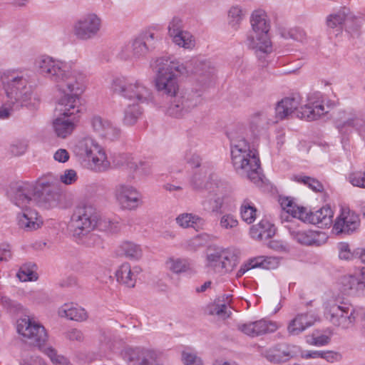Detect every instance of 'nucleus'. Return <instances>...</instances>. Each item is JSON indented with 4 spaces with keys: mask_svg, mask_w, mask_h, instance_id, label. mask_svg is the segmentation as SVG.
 I'll return each mask as SVG.
<instances>
[{
    "mask_svg": "<svg viewBox=\"0 0 365 365\" xmlns=\"http://www.w3.org/2000/svg\"><path fill=\"white\" fill-rule=\"evenodd\" d=\"M35 68L39 74L54 83L56 91L64 94L58 101V113L78 120L81 110L80 96L86 88L85 73L77 68L73 61L48 55L36 58Z\"/></svg>",
    "mask_w": 365,
    "mask_h": 365,
    "instance_id": "f257e3e1",
    "label": "nucleus"
},
{
    "mask_svg": "<svg viewBox=\"0 0 365 365\" xmlns=\"http://www.w3.org/2000/svg\"><path fill=\"white\" fill-rule=\"evenodd\" d=\"M73 151L79 158L87 160L90 168L97 173L106 172L125 163L132 180L145 178L152 173V165L148 161L135 159L130 155H120V162L112 163L106 149L90 135L80 138Z\"/></svg>",
    "mask_w": 365,
    "mask_h": 365,
    "instance_id": "f03ea898",
    "label": "nucleus"
},
{
    "mask_svg": "<svg viewBox=\"0 0 365 365\" xmlns=\"http://www.w3.org/2000/svg\"><path fill=\"white\" fill-rule=\"evenodd\" d=\"M244 133L245 129L237 126L227 133L230 141L232 163L238 174L256 184L261 181L259 159L257 151L250 148Z\"/></svg>",
    "mask_w": 365,
    "mask_h": 365,
    "instance_id": "7ed1b4c3",
    "label": "nucleus"
},
{
    "mask_svg": "<svg viewBox=\"0 0 365 365\" xmlns=\"http://www.w3.org/2000/svg\"><path fill=\"white\" fill-rule=\"evenodd\" d=\"M155 69V90L163 96H176L180 90L178 76L188 74L187 66L176 59L163 57L156 60Z\"/></svg>",
    "mask_w": 365,
    "mask_h": 365,
    "instance_id": "20e7f679",
    "label": "nucleus"
},
{
    "mask_svg": "<svg viewBox=\"0 0 365 365\" xmlns=\"http://www.w3.org/2000/svg\"><path fill=\"white\" fill-rule=\"evenodd\" d=\"M251 29L247 34L245 43L259 57L273 51L270 39L271 20L267 12L261 9L254 10L250 17Z\"/></svg>",
    "mask_w": 365,
    "mask_h": 365,
    "instance_id": "39448f33",
    "label": "nucleus"
},
{
    "mask_svg": "<svg viewBox=\"0 0 365 365\" xmlns=\"http://www.w3.org/2000/svg\"><path fill=\"white\" fill-rule=\"evenodd\" d=\"M279 203L282 207L280 216L282 221L292 222V219L297 218L321 227L329 226L332 223L334 212L329 205L323 206L315 212H308L306 208L297 206L287 197H280Z\"/></svg>",
    "mask_w": 365,
    "mask_h": 365,
    "instance_id": "423d86ee",
    "label": "nucleus"
},
{
    "mask_svg": "<svg viewBox=\"0 0 365 365\" xmlns=\"http://www.w3.org/2000/svg\"><path fill=\"white\" fill-rule=\"evenodd\" d=\"M1 80L6 97L11 103L33 107L39 103V98L34 96L33 88L24 76L14 72L4 73Z\"/></svg>",
    "mask_w": 365,
    "mask_h": 365,
    "instance_id": "0eeeda50",
    "label": "nucleus"
},
{
    "mask_svg": "<svg viewBox=\"0 0 365 365\" xmlns=\"http://www.w3.org/2000/svg\"><path fill=\"white\" fill-rule=\"evenodd\" d=\"M114 91L134 103H147L153 98V91L140 79L118 78L113 81Z\"/></svg>",
    "mask_w": 365,
    "mask_h": 365,
    "instance_id": "6e6552de",
    "label": "nucleus"
},
{
    "mask_svg": "<svg viewBox=\"0 0 365 365\" xmlns=\"http://www.w3.org/2000/svg\"><path fill=\"white\" fill-rule=\"evenodd\" d=\"M238 261V257L235 250L213 247L207 250L205 266L209 271L225 274L234 270Z\"/></svg>",
    "mask_w": 365,
    "mask_h": 365,
    "instance_id": "1a4fd4ad",
    "label": "nucleus"
},
{
    "mask_svg": "<svg viewBox=\"0 0 365 365\" xmlns=\"http://www.w3.org/2000/svg\"><path fill=\"white\" fill-rule=\"evenodd\" d=\"M16 331L22 339L33 346H37L41 351L48 340V334L45 327L29 316L16 321Z\"/></svg>",
    "mask_w": 365,
    "mask_h": 365,
    "instance_id": "9d476101",
    "label": "nucleus"
},
{
    "mask_svg": "<svg viewBox=\"0 0 365 365\" xmlns=\"http://www.w3.org/2000/svg\"><path fill=\"white\" fill-rule=\"evenodd\" d=\"M98 220V215L93 206L82 205L75 209L69 227L74 236L81 237L94 230Z\"/></svg>",
    "mask_w": 365,
    "mask_h": 365,
    "instance_id": "9b49d317",
    "label": "nucleus"
},
{
    "mask_svg": "<svg viewBox=\"0 0 365 365\" xmlns=\"http://www.w3.org/2000/svg\"><path fill=\"white\" fill-rule=\"evenodd\" d=\"M324 317L334 327L349 329L355 324L356 309L344 302H329L324 307Z\"/></svg>",
    "mask_w": 365,
    "mask_h": 365,
    "instance_id": "f8f14e48",
    "label": "nucleus"
},
{
    "mask_svg": "<svg viewBox=\"0 0 365 365\" xmlns=\"http://www.w3.org/2000/svg\"><path fill=\"white\" fill-rule=\"evenodd\" d=\"M113 195L118 206L124 211H135L143 203L138 189L126 182L117 184L113 188Z\"/></svg>",
    "mask_w": 365,
    "mask_h": 365,
    "instance_id": "ddd939ff",
    "label": "nucleus"
},
{
    "mask_svg": "<svg viewBox=\"0 0 365 365\" xmlns=\"http://www.w3.org/2000/svg\"><path fill=\"white\" fill-rule=\"evenodd\" d=\"M101 28V18L95 13H88L73 22L72 33L78 40L86 41L96 37Z\"/></svg>",
    "mask_w": 365,
    "mask_h": 365,
    "instance_id": "4468645a",
    "label": "nucleus"
},
{
    "mask_svg": "<svg viewBox=\"0 0 365 365\" xmlns=\"http://www.w3.org/2000/svg\"><path fill=\"white\" fill-rule=\"evenodd\" d=\"M174 97L167 109V114L175 118L185 117L201 103V95L192 91H186Z\"/></svg>",
    "mask_w": 365,
    "mask_h": 365,
    "instance_id": "2eb2a0df",
    "label": "nucleus"
},
{
    "mask_svg": "<svg viewBox=\"0 0 365 365\" xmlns=\"http://www.w3.org/2000/svg\"><path fill=\"white\" fill-rule=\"evenodd\" d=\"M7 195L17 207L25 208L26 206H34L36 204L38 191L34 184L19 182L10 186Z\"/></svg>",
    "mask_w": 365,
    "mask_h": 365,
    "instance_id": "dca6fc26",
    "label": "nucleus"
},
{
    "mask_svg": "<svg viewBox=\"0 0 365 365\" xmlns=\"http://www.w3.org/2000/svg\"><path fill=\"white\" fill-rule=\"evenodd\" d=\"M120 355L128 364L138 361V365H164L161 361L163 353L153 349L125 348Z\"/></svg>",
    "mask_w": 365,
    "mask_h": 365,
    "instance_id": "f3484780",
    "label": "nucleus"
},
{
    "mask_svg": "<svg viewBox=\"0 0 365 365\" xmlns=\"http://www.w3.org/2000/svg\"><path fill=\"white\" fill-rule=\"evenodd\" d=\"M328 113L324 104V100L320 93L309 95L305 101L302 98V104L297 113V117L308 121L318 119Z\"/></svg>",
    "mask_w": 365,
    "mask_h": 365,
    "instance_id": "a211bd4d",
    "label": "nucleus"
},
{
    "mask_svg": "<svg viewBox=\"0 0 365 365\" xmlns=\"http://www.w3.org/2000/svg\"><path fill=\"white\" fill-rule=\"evenodd\" d=\"M57 180L45 178L43 179L39 186L41 188V192L38 191L37 200L38 203L46 208H53L58 206L62 200L63 196L55 190Z\"/></svg>",
    "mask_w": 365,
    "mask_h": 365,
    "instance_id": "6ab92c4d",
    "label": "nucleus"
},
{
    "mask_svg": "<svg viewBox=\"0 0 365 365\" xmlns=\"http://www.w3.org/2000/svg\"><path fill=\"white\" fill-rule=\"evenodd\" d=\"M359 216L347 207H341L339 215L336 217L333 230L336 234H350L359 226Z\"/></svg>",
    "mask_w": 365,
    "mask_h": 365,
    "instance_id": "aec40b11",
    "label": "nucleus"
},
{
    "mask_svg": "<svg viewBox=\"0 0 365 365\" xmlns=\"http://www.w3.org/2000/svg\"><path fill=\"white\" fill-rule=\"evenodd\" d=\"M281 327V324L277 322L260 319L238 324L237 329L243 334L255 337L267 333L274 332Z\"/></svg>",
    "mask_w": 365,
    "mask_h": 365,
    "instance_id": "412c9836",
    "label": "nucleus"
},
{
    "mask_svg": "<svg viewBox=\"0 0 365 365\" xmlns=\"http://www.w3.org/2000/svg\"><path fill=\"white\" fill-rule=\"evenodd\" d=\"M289 234L297 242L305 245L319 246L324 242V235L295 225L293 222L288 227Z\"/></svg>",
    "mask_w": 365,
    "mask_h": 365,
    "instance_id": "4be33fe9",
    "label": "nucleus"
},
{
    "mask_svg": "<svg viewBox=\"0 0 365 365\" xmlns=\"http://www.w3.org/2000/svg\"><path fill=\"white\" fill-rule=\"evenodd\" d=\"M214 187L215 191L208 192L210 194L213 193L215 196L213 200L211 199L210 205H207L208 202L206 200L202 202V205L205 209H209L213 212L220 213L230 202L231 199L226 195L227 185L225 182L221 180H216Z\"/></svg>",
    "mask_w": 365,
    "mask_h": 365,
    "instance_id": "5701e85b",
    "label": "nucleus"
},
{
    "mask_svg": "<svg viewBox=\"0 0 365 365\" xmlns=\"http://www.w3.org/2000/svg\"><path fill=\"white\" fill-rule=\"evenodd\" d=\"M19 210L16 212V221L20 229L31 232L41 227L43 221L32 206H26L25 208H19Z\"/></svg>",
    "mask_w": 365,
    "mask_h": 365,
    "instance_id": "b1692460",
    "label": "nucleus"
},
{
    "mask_svg": "<svg viewBox=\"0 0 365 365\" xmlns=\"http://www.w3.org/2000/svg\"><path fill=\"white\" fill-rule=\"evenodd\" d=\"M318 321L319 317L314 313H299L288 322L287 330L289 335L297 336Z\"/></svg>",
    "mask_w": 365,
    "mask_h": 365,
    "instance_id": "393cba45",
    "label": "nucleus"
},
{
    "mask_svg": "<svg viewBox=\"0 0 365 365\" xmlns=\"http://www.w3.org/2000/svg\"><path fill=\"white\" fill-rule=\"evenodd\" d=\"M143 269L139 265H131L128 262H124L118 267L115 271V277L118 283L133 288L135 286L139 275Z\"/></svg>",
    "mask_w": 365,
    "mask_h": 365,
    "instance_id": "a878e982",
    "label": "nucleus"
},
{
    "mask_svg": "<svg viewBox=\"0 0 365 365\" xmlns=\"http://www.w3.org/2000/svg\"><path fill=\"white\" fill-rule=\"evenodd\" d=\"M339 288L344 294L348 296H365V281L361 279L356 273L341 277Z\"/></svg>",
    "mask_w": 365,
    "mask_h": 365,
    "instance_id": "bb28decb",
    "label": "nucleus"
},
{
    "mask_svg": "<svg viewBox=\"0 0 365 365\" xmlns=\"http://www.w3.org/2000/svg\"><path fill=\"white\" fill-rule=\"evenodd\" d=\"M300 351L294 345H280L266 349L264 356L271 362L281 363L296 356Z\"/></svg>",
    "mask_w": 365,
    "mask_h": 365,
    "instance_id": "cd10ccee",
    "label": "nucleus"
},
{
    "mask_svg": "<svg viewBox=\"0 0 365 365\" xmlns=\"http://www.w3.org/2000/svg\"><path fill=\"white\" fill-rule=\"evenodd\" d=\"M279 264V258L276 257L259 256L249 259L242 264L236 273V277L240 278L250 269L262 267L263 269H275Z\"/></svg>",
    "mask_w": 365,
    "mask_h": 365,
    "instance_id": "c85d7f7f",
    "label": "nucleus"
},
{
    "mask_svg": "<svg viewBox=\"0 0 365 365\" xmlns=\"http://www.w3.org/2000/svg\"><path fill=\"white\" fill-rule=\"evenodd\" d=\"M301 104L302 97L299 95H294L292 96L283 98L277 103L275 108V118H277V120H282L294 112L297 115Z\"/></svg>",
    "mask_w": 365,
    "mask_h": 365,
    "instance_id": "c756f323",
    "label": "nucleus"
},
{
    "mask_svg": "<svg viewBox=\"0 0 365 365\" xmlns=\"http://www.w3.org/2000/svg\"><path fill=\"white\" fill-rule=\"evenodd\" d=\"M215 68L209 60H197L195 63L193 73L200 86L207 85L215 75Z\"/></svg>",
    "mask_w": 365,
    "mask_h": 365,
    "instance_id": "7c9ffc66",
    "label": "nucleus"
},
{
    "mask_svg": "<svg viewBox=\"0 0 365 365\" xmlns=\"http://www.w3.org/2000/svg\"><path fill=\"white\" fill-rule=\"evenodd\" d=\"M362 124V119L352 109L340 111L336 118V128L341 133L346 132L350 128H358Z\"/></svg>",
    "mask_w": 365,
    "mask_h": 365,
    "instance_id": "2f4dec72",
    "label": "nucleus"
},
{
    "mask_svg": "<svg viewBox=\"0 0 365 365\" xmlns=\"http://www.w3.org/2000/svg\"><path fill=\"white\" fill-rule=\"evenodd\" d=\"M58 315L76 322H85L88 318L86 310L82 307L73 302L65 303L58 309Z\"/></svg>",
    "mask_w": 365,
    "mask_h": 365,
    "instance_id": "473e14b6",
    "label": "nucleus"
},
{
    "mask_svg": "<svg viewBox=\"0 0 365 365\" xmlns=\"http://www.w3.org/2000/svg\"><path fill=\"white\" fill-rule=\"evenodd\" d=\"M78 119L58 114L53 121V128L58 137L66 138L72 134L76 128Z\"/></svg>",
    "mask_w": 365,
    "mask_h": 365,
    "instance_id": "72a5a7b5",
    "label": "nucleus"
},
{
    "mask_svg": "<svg viewBox=\"0 0 365 365\" xmlns=\"http://www.w3.org/2000/svg\"><path fill=\"white\" fill-rule=\"evenodd\" d=\"M219 180L217 178L210 177L207 178L206 171L205 169L201 168L197 172L195 173L190 180V185L193 190L201 192L203 190L215 191V182Z\"/></svg>",
    "mask_w": 365,
    "mask_h": 365,
    "instance_id": "f704fd0d",
    "label": "nucleus"
},
{
    "mask_svg": "<svg viewBox=\"0 0 365 365\" xmlns=\"http://www.w3.org/2000/svg\"><path fill=\"white\" fill-rule=\"evenodd\" d=\"M246 9L240 4H233L227 11V23L228 27L232 31H237L245 19Z\"/></svg>",
    "mask_w": 365,
    "mask_h": 365,
    "instance_id": "c9c22d12",
    "label": "nucleus"
},
{
    "mask_svg": "<svg viewBox=\"0 0 365 365\" xmlns=\"http://www.w3.org/2000/svg\"><path fill=\"white\" fill-rule=\"evenodd\" d=\"M177 225L183 229L193 228L199 231L204 228L205 221L203 218L193 213L183 212L175 218Z\"/></svg>",
    "mask_w": 365,
    "mask_h": 365,
    "instance_id": "e433bc0d",
    "label": "nucleus"
},
{
    "mask_svg": "<svg viewBox=\"0 0 365 365\" xmlns=\"http://www.w3.org/2000/svg\"><path fill=\"white\" fill-rule=\"evenodd\" d=\"M275 234V228L272 224L266 220H261L258 224L250 227V235L256 240H266Z\"/></svg>",
    "mask_w": 365,
    "mask_h": 365,
    "instance_id": "4c0bfd02",
    "label": "nucleus"
},
{
    "mask_svg": "<svg viewBox=\"0 0 365 365\" xmlns=\"http://www.w3.org/2000/svg\"><path fill=\"white\" fill-rule=\"evenodd\" d=\"M118 252L120 255L133 261H139L143 256L141 246L131 241L123 242L119 245Z\"/></svg>",
    "mask_w": 365,
    "mask_h": 365,
    "instance_id": "58836bf2",
    "label": "nucleus"
},
{
    "mask_svg": "<svg viewBox=\"0 0 365 365\" xmlns=\"http://www.w3.org/2000/svg\"><path fill=\"white\" fill-rule=\"evenodd\" d=\"M272 110H262L255 113L251 116L250 125L255 129L264 128L269 124L277 122V118H272Z\"/></svg>",
    "mask_w": 365,
    "mask_h": 365,
    "instance_id": "ea45409f",
    "label": "nucleus"
},
{
    "mask_svg": "<svg viewBox=\"0 0 365 365\" xmlns=\"http://www.w3.org/2000/svg\"><path fill=\"white\" fill-rule=\"evenodd\" d=\"M173 43L184 49L191 50L195 46V38L188 31L184 30L170 38Z\"/></svg>",
    "mask_w": 365,
    "mask_h": 365,
    "instance_id": "a19ab883",
    "label": "nucleus"
},
{
    "mask_svg": "<svg viewBox=\"0 0 365 365\" xmlns=\"http://www.w3.org/2000/svg\"><path fill=\"white\" fill-rule=\"evenodd\" d=\"M149 46L143 41V38L138 36L131 43L132 58L135 59H140L146 56L149 53Z\"/></svg>",
    "mask_w": 365,
    "mask_h": 365,
    "instance_id": "79ce46f5",
    "label": "nucleus"
},
{
    "mask_svg": "<svg viewBox=\"0 0 365 365\" xmlns=\"http://www.w3.org/2000/svg\"><path fill=\"white\" fill-rule=\"evenodd\" d=\"M141 115L139 103L128 104L124 111V123L128 125L135 124Z\"/></svg>",
    "mask_w": 365,
    "mask_h": 365,
    "instance_id": "37998d69",
    "label": "nucleus"
},
{
    "mask_svg": "<svg viewBox=\"0 0 365 365\" xmlns=\"http://www.w3.org/2000/svg\"><path fill=\"white\" fill-rule=\"evenodd\" d=\"M348 14L349 9L343 8L334 14H329L327 17V25L332 29L341 27L344 23Z\"/></svg>",
    "mask_w": 365,
    "mask_h": 365,
    "instance_id": "c03bdc74",
    "label": "nucleus"
},
{
    "mask_svg": "<svg viewBox=\"0 0 365 365\" xmlns=\"http://www.w3.org/2000/svg\"><path fill=\"white\" fill-rule=\"evenodd\" d=\"M240 215L243 221L251 224L256 219L257 209L252 202L244 200L240 207Z\"/></svg>",
    "mask_w": 365,
    "mask_h": 365,
    "instance_id": "a18cd8bd",
    "label": "nucleus"
},
{
    "mask_svg": "<svg viewBox=\"0 0 365 365\" xmlns=\"http://www.w3.org/2000/svg\"><path fill=\"white\" fill-rule=\"evenodd\" d=\"M165 266L168 269L175 274L185 272L190 269L189 263L185 259L174 257L168 259Z\"/></svg>",
    "mask_w": 365,
    "mask_h": 365,
    "instance_id": "49530a36",
    "label": "nucleus"
},
{
    "mask_svg": "<svg viewBox=\"0 0 365 365\" xmlns=\"http://www.w3.org/2000/svg\"><path fill=\"white\" fill-rule=\"evenodd\" d=\"M54 365H73L71 361L64 356L58 354L57 351L52 346H46L42 349Z\"/></svg>",
    "mask_w": 365,
    "mask_h": 365,
    "instance_id": "de8ad7c7",
    "label": "nucleus"
},
{
    "mask_svg": "<svg viewBox=\"0 0 365 365\" xmlns=\"http://www.w3.org/2000/svg\"><path fill=\"white\" fill-rule=\"evenodd\" d=\"M293 180L296 182L306 185L308 187L315 192H320L323 190V185L322 183L314 178L302 175H297L293 177Z\"/></svg>",
    "mask_w": 365,
    "mask_h": 365,
    "instance_id": "09e8293b",
    "label": "nucleus"
},
{
    "mask_svg": "<svg viewBox=\"0 0 365 365\" xmlns=\"http://www.w3.org/2000/svg\"><path fill=\"white\" fill-rule=\"evenodd\" d=\"M110 123V120L99 115H95L91 119L92 129L98 137L105 132Z\"/></svg>",
    "mask_w": 365,
    "mask_h": 365,
    "instance_id": "8fccbe9b",
    "label": "nucleus"
},
{
    "mask_svg": "<svg viewBox=\"0 0 365 365\" xmlns=\"http://www.w3.org/2000/svg\"><path fill=\"white\" fill-rule=\"evenodd\" d=\"M183 20L179 16H173L168 25V34L170 38L184 31Z\"/></svg>",
    "mask_w": 365,
    "mask_h": 365,
    "instance_id": "3c124183",
    "label": "nucleus"
},
{
    "mask_svg": "<svg viewBox=\"0 0 365 365\" xmlns=\"http://www.w3.org/2000/svg\"><path fill=\"white\" fill-rule=\"evenodd\" d=\"M28 265H23L21 267L19 271L17 272L16 276L21 282L36 281L38 278L36 272L34 270L33 267Z\"/></svg>",
    "mask_w": 365,
    "mask_h": 365,
    "instance_id": "603ef678",
    "label": "nucleus"
},
{
    "mask_svg": "<svg viewBox=\"0 0 365 365\" xmlns=\"http://www.w3.org/2000/svg\"><path fill=\"white\" fill-rule=\"evenodd\" d=\"M220 227L223 230H233L238 226L237 217L231 213H224L220 218Z\"/></svg>",
    "mask_w": 365,
    "mask_h": 365,
    "instance_id": "864d4df0",
    "label": "nucleus"
},
{
    "mask_svg": "<svg viewBox=\"0 0 365 365\" xmlns=\"http://www.w3.org/2000/svg\"><path fill=\"white\" fill-rule=\"evenodd\" d=\"M181 360L184 365H203L202 359L190 350H184L181 353Z\"/></svg>",
    "mask_w": 365,
    "mask_h": 365,
    "instance_id": "5fc2aeb1",
    "label": "nucleus"
},
{
    "mask_svg": "<svg viewBox=\"0 0 365 365\" xmlns=\"http://www.w3.org/2000/svg\"><path fill=\"white\" fill-rule=\"evenodd\" d=\"M120 134V129L110 121L105 132L103 133L99 138L106 140L113 141L118 140Z\"/></svg>",
    "mask_w": 365,
    "mask_h": 365,
    "instance_id": "6e6d98bb",
    "label": "nucleus"
},
{
    "mask_svg": "<svg viewBox=\"0 0 365 365\" xmlns=\"http://www.w3.org/2000/svg\"><path fill=\"white\" fill-rule=\"evenodd\" d=\"M330 341V338L325 335H318L317 333H313L312 335L307 336L306 341L309 345L322 346L327 344Z\"/></svg>",
    "mask_w": 365,
    "mask_h": 365,
    "instance_id": "4d7b16f0",
    "label": "nucleus"
},
{
    "mask_svg": "<svg viewBox=\"0 0 365 365\" xmlns=\"http://www.w3.org/2000/svg\"><path fill=\"white\" fill-rule=\"evenodd\" d=\"M77 180V172L73 169H66L59 176L60 182L66 185L75 183Z\"/></svg>",
    "mask_w": 365,
    "mask_h": 365,
    "instance_id": "13d9d810",
    "label": "nucleus"
},
{
    "mask_svg": "<svg viewBox=\"0 0 365 365\" xmlns=\"http://www.w3.org/2000/svg\"><path fill=\"white\" fill-rule=\"evenodd\" d=\"M349 181L354 186L365 189V172L364 173L360 172L351 173L349 176Z\"/></svg>",
    "mask_w": 365,
    "mask_h": 365,
    "instance_id": "bf43d9fd",
    "label": "nucleus"
},
{
    "mask_svg": "<svg viewBox=\"0 0 365 365\" xmlns=\"http://www.w3.org/2000/svg\"><path fill=\"white\" fill-rule=\"evenodd\" d=\"M206 242V235H197L187 242V247L191 250H195L203 246Z\"/></svg>",
    "mask_w": 365,
    "mask_h": 365,
    "instance_id": "052dcab7",
    "label": "nucleus"
},
{
    "mask_svg": "<svg viewBox=\"0 0 365 365\" xmlns=\"http://www.w3.org/2000/svg\"><path fill=\"white\" fill-rule=\"evenodd\" d=\"M339 251V257L343 260H351L354 255L349 248V245L346 242H340L337 245Z\"/></svg>",
    "mask_w": 365,
    "mask_h": 365,
    "instance_id": "680f3d73",
    "label": "nucleus"
},
{
    "mask_svg": "<svg viewBox=\"0 0 365 365\" xmlns=\"http://www.w3.org/2000/svg\"><path fill=\"white\" fill-rule=\"evenodd\" d=\"M230 310L227 304H216L210 311V314H215L222 319H226L230 315Z\"/></svg>",
    "mask_w": 365,
    "mask_h": 365,
    "instance_id": "e2e57ef3",
    "label": "nucleus"
},
{
    "mask_svg": "<svg viewBox=\"0 0 365 365\" xmlns=\"http://www.w3.org/2000/svg\"><path fill=\"white\" fill-rule=\"evenodd\" d=\"M1 303L7 309H9L11 312H20L22 310L23 307L21 304L18 303L16 301L11 299L7 297H2L0 299Z\"/></svg>",
    "mask_w": 365,
    "mask_h": 365,
    "instance_id": "0e129e2a",
    "label": "nucleus"
},
{
    "mask_svg": "<svg viewBox=\"0 0 365 365\" xmlns=\"http://www.w3.org/2000/svg\"><path fill=\"white\" fill-rule=\"evenodd\" d=\"M28 148V143L26 140H17L11 146V151L15 155L24 154Z\"/></svg>",
    "mask_w": 365,
    "mask_h": 365,
    "instance_id": "69168bd1",
    "label": "nucleus"
},
{
    "mask_svg": "<svg viewBox=\"0 0 365 365\" xmlns=\"http://www.w3.org/2000/svg\"><path fill=\"white\" fill-rule=\"evenodd\" d=\"M322 359L326 360L329 363H335L341 361L342 356L341 353L335 351H322Z\"/></svg>",
    "mask_w": 365,
    "mask_h": 365,
    "instance_id": "338daca9",
    "label": "nucleus"
},
{
    "mask_svg": "<svg viewBox=\"0 0 365 365\" xmlns=\"http://www.w3.org/2000/svg\"><path fill=\"white\" fill-rule=\"evenodd\" d=\"M113 342L111 339L106 336H103V338L101 339L100 350L107 356L113 351Z\"/></svg>",
    "mask_w": 365,
    "mask_h": 365,
    "instance_id": "774afa93",
    "label": "nucleus"
}]
</instances>
